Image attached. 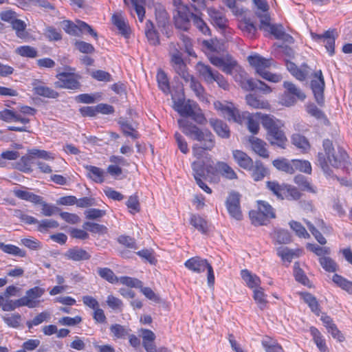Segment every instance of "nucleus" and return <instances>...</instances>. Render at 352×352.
<instances>
[{"mask_svg": "<svg viewBox=\"0 0 352 352\" xmlns=\"http://www.w3.org/2000/svg\"><path fill=\"white\" fill-rule=\"evenodd\" d=\"M184 265L189 270L195 273L204 272L206 270H208V284L209 286H212L214 283V275L212 266L208 263L206 259L201 258L199 256H195L187 260Z\"/></svg>", "mask_w": 352, "mask_h": 352, "instance_id": "nucleus-10", "label": "nucleus"}, {"mask_svg": "<svg viewBox=\"0 0 352 352\" xmlns=\"http://www.w3.org/2000/svg\"><path fill=\"white\" fill-rule=\"evenodd\" d=\"M216 171L226 179H237L238 176L234 170L227 163L219 161L215 164Z\"/></svg>", "mask_w": 352, "mask_h": 352, "instance_id": "nucleus-25", "label": "nucleus"}, {"mask_svg": "<svg viewBox=\"0 0 352 352\" xmlns=\"http://www.w3.org/2000/svg\"><path fill=\"white\" fill-rule=\"evenodd\" d=\"M0 250H1L4 253L13 256H17L22 258L26 256L25 250H23L19 247L12 244H5L4 243L0 242Z\"/></svg>", "mask_w": 352, "mask_h": 352, "instance_id": "nucleus-44", "label": "nucleus"}, {"mask_svg": "<svg viewBox=\"0 0 352 352\" xmlns=\"http://www.w3.org/2000/svg\"><path fill=\"white\" fill-rule=\"evenodd\" d=\"M274 166L279 170L285 172L286 173H294V164L285 158L274 160L272 162Z\"/></svg>", "mask_w": 352, "mask_h": 352, "instance_id": "nucleus-42", "label": "nucleus"}, {"mask_svg": "<svg viewBox=\"0 0 352 352\" xmlns=\"http://www.w3.org/2000/svg\"><path fill=\"white\" fill-rule=\"evenodd\" d=\"M250 170L252 177L256 182L262 180L268 174L267 169L260 160H256Z\"/></svg>", "mask_w": 352, "mask_h": 352, "instance_id": "nucleus-30", "label": "nucleus"}, {"mask_svg": "<svg viewBox=\"0 0 352 352\" xmlns=\"http://www.w3.org/2000/svg\"><path fill=\"white\" fill-rule=\"evenodd\" d=\"M294 274L295 278L298 282L302 283L304 285H309V280L305 274L302 270L300 268V265L298 262H296L294 265Z\"/></svg>", "mask_w": 352, "mask_h": 352, "instance_id": "nucleus-64", "label": "nucleus"}, {"mask_svg": "<svg viewBox=\"0 0 352 352\" xmlns=\"http://www.w3.org/2000/svg\"><path fill=\"white\" fill-rule=\"evenodd\" d=\"M173 100V109L182 117L191 118L195 122L202 124L206 118L197 104V103L191 100H185V98H178Z\"/></svg>", "mask_w": 352, "mask_h": 352, "instance_id": "nucleus-6", "label": "nucleus"}, {"mask_svg": "<svg viewBox=\"0 0 352 352\" xmlns=\"http://www.w3.org/2000/svg\"><path fill=\"white\" fill-rule=\"evenodd\" d=\"M265 27L259 26V29L270 33L277 39H285L286 37L292 39L291 36L284 32L282 25L272 24L271 21H268Z\"/></svg>", "mask_w": 352, "mask_h": 352, "instance_id": "nucleus-23", "label": "nucleus"}, {"mask_svg": "<svg viewBox=\"0 0 352 352\" xmlns=\"http://www.w3.org/2000/svg\"><path fill=\"white\" fill-rule=\"evenodd\" d=\"M334 30H328L322 34H318L315 32H311V38L318 42H324L325 47L329 52L330 56H333L335 53V41L336 36L334 35Z\"/></svg>", "mask_w": 352, "mask_h": 352, "instance_id": "nucleus-17", "label": "nucleus"}, {"mask_svg": "<svg viewBox=\"0 0 352 352\" xmlns=\"http://www.w3.org/2000/svg\"><path fill=\"white\" fill-rule=\"evenodd\" d=\"M273 239L278 244H288L292 241L290 233L283 229H277L274 230Z\"/></svg>", "mask_w": 352, "mask_h": 352, "instance_id": "nucleus-46", "label": "nucleus"}, {"mask_svg": "<svg viewBox=\"0 0 352 352\" xmlns=\"http://www.w3.org/2000/svg\"><path fill=\"white\" fill-rule=\"evenodd\" d=\"M33 90L35 94L48 98H56L59 95L56 91L50 87L40 85L38 82H35L33 84Z\"/></svg>", "mask_w": 352, "mask_h": 352, "instance_id": "nucleus-29", "label": "nucleus"}, {"mask_svg": "<svg viewBox=\"0 0 352 352\" xmlns=\"http://www.w3.org/2000/svg\"><path fill=\"white\" fill-rule=\"evenodd\" d=\"M16 52L21 56L35 58L38 55L36 50L29 45L21 46L16 48Z\"/></svg>", "mask_w": 352, "mask_h": 352, "instance_id": "nucleus-63", "label": "nucleus"}, {"mask_svg": "<svg viewBox=\"0 0 352 352\" xmlns=\"http://www.w3.org/2000/svg\"><path fill=\"white\" fill-rule=\"evenodd\" d=\"M284 87L286 89V92L291 95H294L298 100H303L305 98V95L293 83L290 82H284Z\"/></svg>", "mask_w": 352, "mask_h": 352, "instance_id": "nucleus-59", "label": "nucleus"}, {"mask_svg": "<svg viewBox=\"0 0 352 352\" xmlns=\"http://www.w3.org/2000/svg\"><path fill=\"white\" fill-rule=\"evenodd\" d=\"M110 331L117 339H124L129 335L130 329L119 324H114L110 327Z\"/></svg>", "mask_w": 352, "mask_h": 352, "instance_id": "nucleus-49", "label": "nucleus"}, {"mask_svg": "<svg viewBox=\"0 0 352 352\" xmlns=\"http://www.w3.org/2000/svg\"><path fill=\"white\" fill-rule=\"evenodd\" d=\"M195 69L199 76L208 84L213 83L214 76L218 72L213 70L210 65H206L202 62H198L196 64Z\"/></svg>", "mask_w": 352, "mask_h": 352, "instance_id": "nucleus-20", "label": "nucleus"}, {"mask_svg": "<svg viewBox=\"0 0 352 352\" xmlns=\"http://www.w3.org/2000/svg\"><path fill=\"white\" fill-rule=\"evenodd\" d=\"M322 146L325 154L318 153V164L326 177H334L331 166L335 168H342L346 171L349 170L351 166L349 156L342 147L338 146L335 149L332 142L329 139H325L323 141Z\"/></svg>", "mask_w": 352, "mask_h": 352, "instance_id": "nucleus-1", "label": "nucleus"}, {"mask_svg": "<svg viewBox=\"0 0 352 352\" xmlns=\"http://www.w3.org/2000/svg\"><path fill=\"white\" fill-rule=\"evenodd\" d=\"M45 289L35 286L28 289L24 296L15 300L16 308L27 307L30 309L37 307L43 302L40 298L45 294Z\"/></svg>", "mask_w": 352, "mask_h": 352, "instance_id": "nucleus-9", "label": "nucleus"}, {"mask_svg": "<svg viewBox=\"0 0 352 352\" xmlns=\"http://www.w3.org/2000/svg\"><path fill=\"white\" fill-rule=\"evenodd\" d=\"M58 79L54 82L56 88L67 89H78L80 87V83L77 78V76L72 72H60L56 76Z\"/></svg>", "mask_w": 352, "mask_h": 352, "instance_id": "nucleus-14", "label": "nucleus"}, {"mask_svg": "<svg viewBox=\"0 0 352 352\" xmlns=\"http://www.w3.org/2000/svg\"><path fill=\"white\" fill-rule=\"evenodd\" d=\"M144 2V1H124L125 6L131 14H133V12H135L141 22L143 21L145 15V8L143 5Z\"/></svg>", "mask_w": 352, "mask_h": 352, "instance_id": "nucleus-32", "label": "nucleus"}, {"mask_svg": "<svg viewBox=\"0 0 352 352\" xmlns=\"http://www.w3.org/2000/svg\"><path fill=\"white\" fill-rule=\"evenodd\" d=\"M142 338V345L146 352H157V346L155 344L156 336L155 333L149 329H141L140 330Z\"/></svg>", "mask_w": 352, "mask_h": 352, "instance_id": "nucleus-19", "label": "nucleus"}, {"mask_svg": "<svg viewBox=\"0 0 352 352\" xmlns=\"http://www.w3.org/2000/svg\"><path fill=\"white\" fill-rule=\"evenodd\" d=\"M249 216L252 223L256 226L266 225L270 219L258 210H251L249 213Z\"/></svg>", "mask_w": 352, "mask_h": 352, "instance_id": "nucleus-47", "label": "nucleus"}, {"mask_svg": "<svg viewBox=\"0 0 352 352\" xmlns=\"http://www.w3.org/2000/svg\"><path fill=\"white\" fill-rule=\"evenodd\" d=\"M157 81L160 89L166 94L170 93L168 79L164 72L160 70L157 74Z\"/></svg>", "mask_w": 352, "mask_h": 352, "instance_id": "nucleus-51", "label": "nucleus"}, {"mask_svg": "<svg viewBox=\"0 0 352 352\" xmlns=\"http://www.w3.org/2000/svg\"><path fill=\"white\" fill-rule=\"evenodd\" d=\"M261 344L265 352H284L283 349L278 342L269 336H265L262 339Z\"/></svg>", "mask_w": 352, "mask_h": 352, "instance_id": "nucleus-38", "label": "nucleus"}, {"mask_svg": "<svg viewBox=\"0 0 352 352\" xmlns=\"http://www.w3.org/2000/svg\"><path fill=\"white\" fill-rule=\"evenodd\" d=\"M186 83H189L190 89L199 98H204V89L201 83L191 74H188L182 78Z\"/></svg>", "mask_w": 352, "mask_h": 352, "instance_id": "nucleus-34", "label": "nucleus"}, {"mask_svg": "<svg viewBox=\"0 0 352 352\" xmlns=\"http://www.w3.org/2000/svg\"><path fill=\"white\" fill-rule=\"evenodd\" d=\"M276 254L283 261L291 263L292 259L298 258L302 254L300 249H289L287 247H279L276 249Z\"/></svg>", "mask_w": 352, "mask_h": 352, "instance_id": "nucleus-28", "label": "nucleus"}, {"mask_svg": "<svg viewBox=\"0 0 352 352\" xmlns=\"http://www.w3.org/2000/svg\"><path fill=\"white\" fill-rule=\"evenodd\" d=\"M209 124L219 137L222 138H228L230 137V129L222 120L211 118L209 120Z\"/></svg>", "mask_w": 352, "mask_h": 352, "instance_id": "nucleus-27", "label": "nucleus"}, {"mask_svg": "<svg viewBox=\"0 0 352 352\" xmlns=\"http://www.w3.org/2000/svg\"><path fill=\"white\" fill-rule=\"evenodd\" d=\"M13 193L17 198L30 201L35 204L41 203V201H42V197L41 196L27 190L14 189Z\"/></svg>", "mask_w": 352, "mask_h": 352, "instance_id": "nucleus-35", "label": "nucleus"}, {"mask_svg": "<svg viewBox=\"0 0 352 352\" xmlns=\"http://www.w3.org/2000/svg\"><path fill=\"white\" fill-rule=\"evenodd\" d=\"M261 124L267 131V140L272 145H276L281 148H285L287 139L282 128L283 122L273 116L262 115Z\"/></svg>", "mask_w": 352, "mask_h": 352, "instance_id": "nucleus-4", "label": "nucleus"}, {"mask_svg": "<svg viewBox=\"0 0 352 352\" xmlns=\"http://www.w3.org/2000/svg\"><path fill=\"white\" fill-rule=\"evenodd\" d=\"M207 10L211 22L214 25L220 29H225L228 26V19L226 18L222 11L218 10L214 8H209Z\"/></svg>", "mask_w": 352, "mask_h": 352, "instance_id": "nucleus-21", "label": "nucleus"}, {"mask_svg": "<svg viewBox=\"0 0 352 352\" xmlns=\"http://www.w3.org/2000/svg\"><path fill=\"white\" fill-rule=\"evenodd\" d=\"M112 23L117 28L119 33L125 38L130 35L131 30L129 25L126 22L124 17L121 13H115L111 17Z\"/></svg>", "mask_w": 352, "mask_h": 352, "instance_id": "nucleus-22", "label": "nucleus"}, {"mask_svg": "<svg viewBox=\"0 0 352 352\" xmlns=\"http://www.w3.org/2000/svg\"><path fill=\"white\" fill-rule=\"evenodd\" d=\"M62 28L67 34L72 36H78L80 32L86 31L96 39L98 38L97 32L89 25L82 21H77V24L71 21H63Z\"/></svg>", "mask_w": 352, "mask_h": 352, "instance_id": "nucleus-13", "label": "nucleus"}, {"mask_svg": "<svg viewBox=\"0 0 352 352\" xmlns=\"http://www.w3.org/2000/svg\"><path fill=\"white\" fill-rule=\"evenodd\" d=\"M177 122L182 132L190 139L199 142L207 148L214 147V136L210 130L201 129L186 120L179 119Z\"/></svg>", "mask_w": 352, "mask_h": 352, "instance_id": "nucleus-5", "label": "nucleus"}, {"mask_svg": "<svg viewBox=\"0 0 352 352\" xmlns=\"http://www.w3.org/2000/svg\"><path fill=\"white\" fill-rule=\"evenodd\" d=\"M98 275L111 283L118 282V278L115 275L114 272L108 267H100L98 269Z\"/></svg>", "mask_w": 352, "mask_h": 352, "instance_id": "nucleus-54", "label": "nucleus"}, {"mask_svg": "<svg viewBox=\"0 0 352 352\" xmlns=\"http://www.w3.org/2000/svg\"><path fill=\"white\" fill-rule=\"evenodd\" d=\"M3 320L4 322L10 327L16 329L19 327L21 324V316L18 313H15L11 315H6L3 316Z\"/></svg>", "mask_w": 352, "mask_h": 352, "instance_id": "nucleus-57", "label": "nucleus"}, {"mask_svg": "<svg viewBox=\"0 0 352 352\" xmlns=\"http://www.w3.org/2000/svg\"><path fill=\"white\" fill-rule=\"evenodd\" d=\"M294 182L303 191H307L313 194H316L317 192V188L314 186L304 175H296L294 177Z\"/></svg>", "mask_w": 352, "mask_h": 352, "instance_id": "nucleus-37", "label": "nucleus"}, {"mask_svg": "<svg viewBox=\"0 0 352 352\" xmlns=\"http://www.w3.org/2000/svg\"><path fill=\"white\" fill-rule=\"evenodd\" d=\"M190 223L202 234H206L208 231L207 221L198 214L191 215Z\"/></svg>", "mask_w": 352, "mask_h": 352, "instance_id": "nucleus-41", "label": "nucleus"}, {"mask_svg": "<svg viewBox=\"0 0 352 352\" xmlns=\"http://www.w3.org/2000/svg\"><path fill=\"white\" fill-rule=\"evenodd\" d=\"M292 143L302 153H307L310 149L309 141L300 134H294L292 136Z\"/></svg>", "mask_w": 352, "mask_h": 352, "instance_id": "nucleus-39", "label": "nucleus"}, {"mask_svg": "<svg viewBox=\"0 0 352 352\" xmlns=\"http://www.w3.org/2000/svg\"><path fill=\"white\" fill-rule=\"evenodd\" d=\"M32 158V155L30 154H27L24 156H22L21 159L15 163L14 168L23 173H29L32 171L31 165Z\"/></svg>", "mask_w": 352, "mask_h": 352, "instance_id": "nucleus-40", "label": "nucleus"}, {"mask_svg": "<svg viewBox=\"0 0 352 352\" xmlns=\"http://www.w3.org/2000/svg\"><path fill=\"white\" fill-rule=\"evenodd\" d=\"M332 280L342 289L346 290L349 293H352V282L346 280V278L337 274H335L333 276Z\"/></svg>", "mask_w": 352, "mask_h": 352, "instance_id": "nucleus-60", "label": "nucleus"}, {"mask_svg": "<svg viewBox=\"0 0 352 352\" xmlns=\"http://www.w3.org/2000/svg\"><path fill=\"white\" fill-rule=\"evenodd\" d=\"M310 332L313 336V339L316 346L321 352H326L327 351V346L325 343V340L323 339L320 332L316 327H311Z\"/></svg>", "mask_w": 352, "mask_h": 352, "instance_id": "nucleus-48", "label": "nucleus"}, {"mask_svg": "<svg viewBox=\"0 0 352 352\" xmlns=\"http://www.w3.org/2000/svg\"><path fill=\"white\" fill-rule=\"evenodd\" d=\"M246 73L241 72L239 76L235 77L236 81L240 82L241 87L246 91H252L258 89L265 94L271 92V88L265 82L259 80H254L253 78H246Z\"/></svg>", "mask_w": 352, "mask_h": 352, "instance_id": "nucleus-12", "label": "nucleus"}, {"mask_svg": "<svg viewBox=\"0 0 352 352\" xmlns=\"http://www.w3.org/2000/svg\"><path fill=\"white\" fill-rule=\"evenodd\" d=\"M12 28L16 31V36L20 38H25L28 36V33L25 32L26 24L21 19H14L12 23Z\"/></svg>", "mask_w": 352, "mask_h": 352, "instance_id": "nucleus-52", "label": "nucleus"}, {"mask_svg": "<svg viewBox=\"0 0 352 352\" xmlns=\"http://www.w3.org/2000/svg\"><path fill=\"white\" fill-rule=\"evenodd\" d=\"M232 155L235 162L241 168L248 170L252 168L253 160L243 151L234 150L232 151Z\"/></svg>", "mask_w": 352, "mask_h": 352, "instance_id": "nucleus-24", "label": "nucleus"}, {"mask_svg": "<svg viewBox=\"0 0 352 352\" xmlns=\"http://www.w3.org/2000/svg\"><path fill=\"white\" fill-rule=\"evenodd\" d=\"M65 256L67 258L75 261L88 260L91 258V255L86 250L77 247L69 249Z\"/></svg>", "mask_w": 352, "mask_h": 352, "instance_id": "nucleus-33", "label": "nucleus"}, {"mask_svg": "<svg viewBox=\"0 0 352 352\" xmlns=\"http://www.w3.org/2000/svg\"><path fill=\"white\" fill-rule=\"evenodd\" d=\"M267 188L278 199H284L285 191L287 190V185L280 184L276 181H269L266 183Z\"/></svg>", "mask_w": 352, "mask_h": 352, "instance_id": "nucleus-36", "label": "nucleus"}, {"mask_svg": "<svg viewBox=\"0 0 352 352\" xmlns=\"http://www.w3.org/2000/svg\"><path fill=\"white\" fill-rule=\"evenodd\" d=\"M292 163L294 164V171L298 170L307 174H311V166L309 161L293 160Z\"/></svg>", "mask_w": 352, "mask_h": 352, "instance_id": "nucleus-62", "label": "nucleus"}, {"mask_svg": "<svg viewBox=\"0 0 352 352\" xmlns=\"http://www.w3.org/2000/svg\"><path fill=\"white\" fill-rule=\"evenodd\" d=\"M82 228L84 229L88 230L89 232L92 233L97 234H104L107 231V228L106 226L89 221L85 222L84 224L82 225Z\"/></svg>", "mask_w": 352, "mask_h": 352, "instance_id": "nucleus-61", "label": "nucleus"}, {"mask_svg": "<svg viewBox=\"0 0 352 352\" xmlns=\"http://www.w3.org/2000/svg\"><path fill=\"white\" fill-rule=\"evenodd\" d=\"M249 142L251 144L252 149L259 156L263 158L269 157V152L266 148V143L254 136H251L249 138Z\"/></svg>", "mask_w": 352, "mask_h": 352, "instance_id": "nucleus-26", "label": "nucleus"}, {"mask_svg": "<svg viewBox=\"0 0 352 352\" xmlns=\"http://www.w3.org/2000/svg\"><path fill=\"white\" fill-rule=\"evenodd\" d=\"M145 34L150 44L156 45L160 43L158 34L154 30L153 24L150 21H147L146 23Z\"/></svg>", "mask_w": 352, "mask_h": 352, "instance_id": "nucleus-45", "label": "nucleus"}, {"mask_svg": "<svg viewBox=\"0 0 352 352\" xmlns=\"http://www.w3.org/2000/svg\"><path fill=\"white\" fill-rule=\"evenodd\" d=\"M319 263L322 267L328 272H335L338 270V265L329 256L319 258Z\"/></svg>", "mask_w": 352, "mask_h": 352, "instance_id": "nucleus-53", "label": "nucleus"}, {"mask_svg": "<svg viewBox=\"0 0 352 352\" xmlns=\"http://www.w3.org/2000/svg\"><path fill=\"white\" fill-rule=\"evenodd\" d=\"M245 99L248 104L255 109H267L269 107L267 102L261 100L252 94L248 95Z\"/></svg>", "mask_w": 352, "mask_h": 352, "instance_id": "nucleus-55", "label": "nucleus"}, {"mask_svg": "<svg viewBox=\"0 0 352 352\" xmlns=\"http://www.w3.org/2000/svg\"><path fill=\"white\" fill-rule=\"evenodd\" d=\"M215 108L220 111L225 118L228 121L236 123H242L245 118H247V126L248 130L253 134L258 133L259 131V123L254 119L253 116L248 113H241L235 105L229 102H217L214 103Z\"/></svg>", "mask_w": 352, "mask_h": 352, "instance_id": "nucleus-3", "label": "nucleus"}, {"mask_svg": "<svg viewBox=\"0 0 352 352\" xmlns=\"http://www.w3.org/2000/svg\"><path fill=\"white\" fill-rule=\"evenodd\" d=\"M315 79L311 82V87L314 94L316 102L322 105L324 102V81L322 72L318 71L314 75Z\"/></svg>", "mask_w": 352, "mask_h": 352, "instance_id": "nucleus-18", "label": "nucleus"}, {"mask_svg": "<svg viewBox=\"0 0 352 352\" xmlns=\"http://www.w3.org/2000/svg\"><path fill=\"white\" fill-rule=\"evenodd\" d=\"M248 62L252 66L256 72L263 78L273 82L280 81L281 76L278 74H272L266 71L272 65V59H267L258 54L249 56Z\"/></svg>", "mask_w": 352, "mask_h": 352, "instance_id": "nucleus-7", "label": "nucleus"}, {"mask_svg": "<svg viewBox=\"0 0 352 352\" xmlns=\"http://www.w3.org/2000/svg\"><path fill=\"white\" fill-rule=\"evenodd\" d=\"M241 276L248 287L251 289H256L260 287V278L256 274H252L248 270H241Z\"/></svg>", "mask_w": 352, "mask_h": 352, "instance_id": "nucleus-31", "label": "nucleus"}, {"mask_svg": "<svg viewBox=\"0 0 352 352\" xmlns=\"http://www.w3.org/2000/svg\"><path fill=\"white\" fill-rule=\"evenodd\" d=\"M182 48L179 44L171 43L169 46L170 63L175 72L182 78H185L189 73L182 58Z\"/></svg>", "mask_w": 352, "mask_h": 352, "instance_id": "nucleus-11", "label": "nucleus"}, {"mask_svg": "<svg viewBox=\"0 0 352 352\" xmlns=\"http://www.w3.org/2000/svg\"><path fill=\"white\" fill-rule=\"evenodd\" d=\"M240 197L241 195L239 192H231L226 201L229 214L236 220H241L243 217L240 207Z\"/></svg>", "mask_w": 352, "mask_h": 352, "instance_id": "nucleus-15", "label": "nucleus"}, {"mask_svg": "<svg viewBox=\"0 0 352 352\" xmlns=\"http://www.w3.org/2000/svg\"><path fill=\"white\" fill-rule=\"evenodd\" d=\"M252 9L260 21L259 26L265 27L268 21H272L270 6L267 1H253Z\"/></svg>", "mask_w": 352, "mask_h": 352, "instance_id": "nucleus-16", "label": "nucleus"}, {"mask_svg": "<svg viewBox=\"0 0 352 352\" xmlns=\"http://www.w3.org/2000/svg\"><path fill=\"white\" fill-rule=\"evenodd\" d=\"M302 296L304 301L309 305L311 311L317 316H319L320 310L319 308V304L316 297L309 293H302Z\"/></svg>", "mask_w": 352, "mask_h": 352, "instance_id": "nucleus-50", "label": "nucleus"}, {"mask_svg": "<svg viewBox=\"0 0 352 352\" xmlns=\"http://www.w3.org/2000/svg\"><path fill=\"white\" fill-rule=\"evenodd\" d=\"M226 5L234 15L244 16V18L240 21L239 27L249 37L252 38L255 35L257 29L250 19L245 17L246 11L244 8L238 3V1H227Z\"/></svg>", "mask_w": 352, "mask_h": 352, "instance_id": "nucleus-8", "label": "nucleus"}, {"mask_svg": "<svg viewBox=\"0 0 352 352\" xmlns=\"http://www.w3.org/2000/svg\"><path fill=\"white\" fill-rule=\"evenodd\" d=\"M258 210L261 213L267 217L269 219H274L276 217L274 208L265 201H258Z\"/></svg>", "mask_w": 352, "mask_h": 352, "instance_id": "nucleus-56", "label": "nucleus"}, {"mask_svg": "<svg viewBox=\"0 0 352 352\" xmlns=\"http://www.w3.org/2000/svg\"><path fill=\"white\" fill-rule=\"evenodd\" d=\"M86 169L88 170L87 176L97 183H102L104 182V171L96 166H87Z\"/></svg>", "mask_w": 352, "mask_h": 352, "instance_id": "nucleus-43", "label": "nucleus"}, {"mask_svg": "<svg viewBox=\"0 0 352 352\" xmlns=\"http://www.w3.org/2000/svg\"><path fill=\"white\" fill-rule=\"evenodd\" d=\"M176 14H174L175 25L177 29L188 31L190 28V18L194 25L204 34H208L210 29L199 15L195 5L186 4L184 1H173Z\"/></svg>", "mask_w": 352, "mask_h": 352, "instance_id": "nucleus-2", "label": "nucleus"}, {"mask_svg": "<svg viewBox=\"0 0 352 352\" xmlns=\"http://www.w3.org/2000/svg\"><path fill=\"white\" fill-rule=\"evenodd\" d=\"M254 299L258 305L260 309H263L267 303L266 295L264 294L262 287H258L254 289Z\"/></svg>", "mask_w": 352, "mask_h": 352, "instance_id": "nucleus-58", "label": "nucleus"}]
</instances>
